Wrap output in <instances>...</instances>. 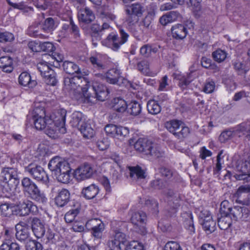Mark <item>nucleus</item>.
Instances as JSON below:
<instances>
[{"instance_id": "nucleus-59", "label": "nucleus", "mask_w": 250, "mask_h": 250, "mask_svg": "<svg viewBox=\"0 0 250 250\" xmlns=\"http://www.w3.org/2000/svg\"><path fill=\"white\" fill-rule=\"evenodd\" d=\"M181 200L180 196L179 194H176L171 200L169 201V204L171 206L173 209V212H176V209L177 208L180 206V202Z\"/></svg>"}, {"instance_id": "nucleus-41", "label": "nucleus", "mask_w": 250, "mask_h": 250, "mask_svg": "<svg viewBox=\"0 0 250 250\" xmlns=\"http://www.w3.org/2000/svg\"><path fill=\"white\" fill-rule=\"evenodd\" d=\"M37 69L40 72L41 75L43 77L48 75L50 73V71L53 70L45 62H40L37 64Z\"/></svg>"}, {"instance_id": "nucleus-63", "label": "nucleus", "mask_w": 250, "mask_h": 250, "mask_svg": "<svg viewBox=\"0 0 250 250\" xmlns=\"http://www.w3.org/2000/svg\"><path fill=\"white\" fill-rule=\"evenodd\" d=\"M145 204L148 208L154 212H158V203L154 199H148L146 201Z\"/></svg>"}, {"instance_id": "nucleus-10", "label": "nucleus", "mask_w": 250, "mask_h": 250, "mask_svg": "<svg viewBox=\"0 0 250 250\" xmlns=\"http://www.w3.org/2000/svg\"><path fill=\"white\" fill-rule=\"evenodd\" d=\"M16 207L17 208L15 214L20 216H24L28 215L30 213L35 214L38 211L37 206L30 200H26L22 203H20Z\"/></svg>"}, {"instance_id": "nucleus-7", "label": "nucleus", "mask_w": 250, "mask_h": 250, "mask_svg": "<svg viewBox=\"0 0 250 250\" xmlns=\"http://www.w3.org/2000/svg\"><path fill=\"white\" fill-rule=\"evenodd\" d=\"M25 169L37 181L44 184L48 182L49 178L47 174L41 166L30 164L25 167Z\"/></svg>"}, {"instance_id": "nucleus-35", "label": "nucleus", "mask_w": 250, "mask_h": 250, "mask_svg": "<svg viewBox=\"0 0 250 250\" xmlns=\"http://www.w3.org/2000/svg\"><path fill=\"white\" fill-rule=\"evenodd\" d=\"M158 50V48L154 45L149 44H145L140 48V53L145 57H149L152 53H156Z\"/></svg>"}, {"instance_id": "nucleus-15", "label": "nucleus", "mask_w": 250, "mask_h": 250, "mask_svg": "<svg viewBox=\"0 0 250 250\" xmlns=\"http://www.w3.org/2000/svg\"><path fill=\"white\" fill-rule=\"evenodd\" d=\"M78 17L80 22L86 24L91 23L95 19L93 12L87 7L80 10Z\"/></svg>"}, {"instance_id": "nucleus-46", "label": "nucleus", "mask_w": 250, "mask_h": 250, "mask_svg": "<svg viewBox=\"0 0 250 250\" xmlns=\"http://www.w3.org/2000/svg\"><path fill=\"white\" fill-rule=\"evenodd\" d=\"M79 206L75 209H72L68 211L64 216V219L67 223H71L74 220L77 215L79 213Z\"/></svg>"}, {"instance_id": "nucleus-57", "label": "nucleus", "mask_w": 250, "mask_h": 250, "mask_svg": "<svg viewBox=\"0 0 250 250\" xmlns=\"http://www.w3.org/2000/svg\"><path fill=\"white\" fill-rule=\"evenodd\" d=\"M233 132L231 130H225L221 133L219 137V140L221 143H225L230 139L232 135Z\"/></svg>"}, {"instance_id": "nucleus-52", "label": "nucleus", "mask_w": 250, "mask_h": 250, "mask_svg": "<svg viewBox=\"0 0 250 250\" xmlns=\"http://www.w3.org/2000/svg\"><path fill=\"white\" fill-rule=\"evenodd\" d=\"M89 61L93 66L98 70H103L105 69V65L102 63V61L95 57H91Z\"/></svg>"}, {"instance_id": "nucleus-51", "label": "nucleus", "mask_w": 250, "mask_h": 250, "mask_svg": "<svg viewBox=\"0 0 250 250\" xmlns=\"http://www.w3.org/2000/svg\"><path fill=\"white\" fill-rule=\"evenodd\" d=\"M201 63L202 66L205 68H210L215 69L217 68V66L214 63H212L211 59L203 57L201 59Z\"/></svg>"}, {"instance_id": "nucleus-60", "label": "nucleus", "mask_w": 250, "mask_h": 250, "mask_svg": "<svg viewBox=\"0 0 250 250\" xmlns=\"http://www.w3.org/2000/svg\"><path fill=\"white\" fill-rule=\"evenodd\" d=\"M117 126V125L113 124H108L106 125L104 127V131L106 134L107 135L114 138V135L116 134L115 131Z\"/></svg>"}, {"instance_id": "nucleus-22", "label": "nucleus", "mask_w": 250, "mask_h": 250, "mask_svg": "<svg viewBox=\"0 0 250 250\" xmlns=\"http://www.w3.org/2000/svg\"><path fill=\"white\" fill-rule=\"evenodd\" d=\"M172 37L176 39H183L187 34V30L185 25L178 24L173 26L171 28Z\"/></svg>"}, {"instance_id": "nucleus-9", "label": "nucleus", "mask_w": 250, "mask_h": 250, "mask_svg": "<svg viewBox=\"0 0 250 250\" xmlns=\"http://www.w3.org/2000/svg\"><path fill=\"white\" fill-rule=\"evenodd\" d=\"M87 88V94L90 96L89 98H87V99H89L91 97H94L99 101H104L108 94L106 87L102 84L95 83Z\"/></svg>"}, {"instance_id": "nucleus-61", "label": "nucleus", "mask_w": 250, "mask_h": 250, "mask_svg": "<svg viewBox=\"0 0 250 250\" xmlns=\"http://www.w3.org/2000/svg\"><path fill=\"white\" fill-rule=\"evenodd\" d=\"M161 175L167 179H170L173 176V171L166 167H161L159 168Z\"/></svg>"}, {"instance_id": "nucleus-44", "label": "nucleus", "mask_w": 250, "mask_h": 250, "mask_svg": "<svg viewBox=\"0 0 250 250\" xmlns=\"http://www.w3.org/2000/svg\"><path fill=\"white\" fill-rule=\"evenodd\" d=\"M167 182L163 179L158 178L151 182L150 186L154 189L162 190L166 188Z\"/></svg>"}, {"instance_id": "nucleus-29", "label": "nucleus", "mask_w": 250, "mask_h": 250, "mask_svg": "<svg viewBox=\"0 0 250 250\" xmlns=\"http://www.w3.org/2000/svg\"><path fill=\"white\" fill-rule=\"evenodd\" d=\"M112 108L117 112L123 113L125 112L127 108L128 105L126 102L122 98H114L112 102Z\"/></svg>"}, {"instance_id": "nucleus-26", "label": "nucleus", "mask_w": 250, "mask_h": 250, "mask_svg": "<svg viewBox=\"0 0 250 250\" xmlns=\"http://www.w3.org/2000/svg\"><path fill=\"white\" fill-rule=\"evenodd\" d=\"M99 192V188L95 184L84 188L82 189V194L87 199H93Z\"/></svg>"}, {"instance_id": "nucleus-23", "label": "nucleus", "mask_w": 250, "mask_h": 250, "mask_svg": "<svg viewBox=\"0 0 250 250\" xmlns=\"http://www.w3.org/2000/svg\"><path fill=\"white\" fill-rule=\"evenodd\" d=\"M62 67L63 70L68 74L74 75L76 74L82 75L83 74L79 66L72 62L64 61L63 62Z\"/></svg>"}, {"instance_id": "nucleus-62", "label": "nucleus", "mask_w": 250, "mask_h": 250, "mask_svg": "<svg viewBox=\"0 0 250 250\" xmlns=\"http://www.w3.org/2000/svg\"><path fill=\"white\" fill-rule=\"evenodd\" d=\"M104 229V224L102 222L97 226L95 229H92L91 231L92 234L96 238H99L101 236L102 232Z\"/></svg>"}, {"instance_id": "nucleus-12", "label": "nucleus", "mask_w": 250, "mask_h": 250, "mask_svg": "<svg viewBox=\"0 0 250 250\" xmlns=\"http://www.w3.org/2000/svg\"><path fill=\"white\" fill-rule=\"evenodd\" d=\"M250 211L245 207L234 206L232 208L229 216L236 221L238 220L246 221L249 216Z\"/></svg>"}, {"instance_id": "nucleus-40", "label": "nucleus", "mask_w": 250, "mask_h": 250, "mask_svg": "<svg viewBox=\"0 0 250 250\" xmlns=\"http://www.w3.org/2000/svg\"><path fill=\"white\" fill-rule=\"evenodd\" d=\"M55 28L54 20L52 18H47L42 25L41 30L45 33H49Z\"/></svg>"}, {"instance_id": "nucleus-14", "label": "nucleus", "mask_w": 250, "mask_h": 250, "mask_svg": "<svg viewBox=\"0 0 250 250\" xmlns=\"http://www.w3.org/2000/svg\"><path fill=\"white\" fill-rule=\"evenodd\" d=\"M153 143L151 141L146 138H139L134 144L135 149L139 152L148 155L150 150L152 148Z\"/></svg>"}, {"instance_id": "nucleus-64", "label": "nucleus", "mask_w": 250, "mask_h": 250, "mask_svg": "<svg viewBox=\"0 0 250 250\" xmlns=\"http://www.w3.org/2000/svg\"><path fill=\"white\" fill-rule=\"evenodd\" d=\"M70 30L71 33L73 35L75 38L80 37L79 29L72 19L70 21Z\"/></svg>"}, {"instance_id": "nucleus-30", "label": "nucleus", "mask_w": 250, "mask_h": 250, "mask_svg": "<svg viewBox=\"0 0 250 250\" xmlns=\"http://www.w3.org/2000/svg\"><path fill=\"white\" fill-rule=\"evenodd\" d=\"M203 228L208 234H209L213 232L215 229L216 223L212 219V217L207 216L205 217L203 222L202 223Z\"/></svg>"}, {"instance_id": "nucleus-13", "label": "nucleus", "mask_w": 250, "mask_h": 250, "mask_svg": "<svg viewBox=\"0 0 250 250\" xmlns=\"http://www.w3.org/2000/svg\"><path fill=\"white\" fill-rule=\"evenodd\" d=\"M31 221L32 230L38 238H42L45 234V229L43 221L41 220L37 217L28 219V222Z\"/></svg>"}, {"instance_id": "nucleus-45", "label": "nucleus", "mask_w": 250, "mask_h": 250, "mask_svg": "<svg viewBox=\"0 0 250 250\" xmlns=\"http://www.w3.org/2000/svg\"><path fill=\"white\" fill-rule=\"evenodd\" d=\"M232 208L228 201L224 200L222 201L220 204V215H229Z\"/></svg>"}, {"instance_id": "nucleus-38", "label": "nucleus", "mask_w": 250, "mask_h": 250, "mask_svg": "<svg viewBox=\"0 0 250 250\" xmlns=\"http://www.w3.org/2000/svg\"><path fill=\"white\" fill-rule=\"evenodd\" d=\"M114 238L115 240L120 243V250H125L126 249L128 242L126 240L124 233L121 232H116Z\"/></svg>"}, {"instance_id": "nucleus-4", "label": "nucleus", "mask_w": 250, "mask_h": 250, "mask_svg": "<svg viewBox=\"0 0 250 250\" xmlns=\"http://www.w3.org/2000/svg\"><path fill=\"white\" fill-rule=\"evenodd\" d=\"M21 186L24 194L31 200L40 203H45L47 201L44 193L31 179L24 177L21 180Z\"/></svg>"}, {"instance_id": "nucleus-19", "label": "nucleus", "mask_w": 250, "mask_h": 250, "mask_svg": "<svg viewBox=\"0 0 250 250\" xmlns=\"http://www.w3.org/2000/svg\"><path fill=\"white\" fill-rule=\"evenodd\" d=\"M1 176L3 180L2 182H6L7 184L11 179H13L16 180H19V178L17 170L14 168H5L2 171Z\"/></svg>"}, {"instance_id": "nucleus-11", "label": "nucleus", "mask_w": 250, "mask_h": 250, "mask_svg": "<svg viewBox=\"0 0 250 250\" xmlns=\"http://www.w3.org/2000/svg\"><path fill=\"white\" fill-rule=\"evenodd\" d=\"M92 167L88 163H84L75 171V177L78 181H82L90 178L94 173Z\"/></svg>"}, {"instance_id": "nucleus-39", "label": "nucleus", "mask_w": 250, "mask_h": 250, "mask_svg": "<svg viewBox=\"0 0 250 250\" xmlns=\"http://www.w3.org/2000/svg\"><path fill=\"white\" fill-rule=\"evenodd\" d=\"M147 109L149 113L153 115L158 114L161 110L160 105L154 100H149L147 102Z\"/></svg>"}, {"instance_id": "nucleus-16", "label": "nucleus", "mask_w": 250, "mask_h": 250, "mask_svg": "<svg viewBox=\"0 0 250 250\" xmlns=\"http://www.w3.org/2000/svg\"><path fill=\"white\" fill-rule=\"evenodd\" d=\"M70 193L65 188H62L58 192V195L55 198L56 205L59 207H63L69 203L70 201Z\"/></svg>"}, {"instance_id": "nucleus-24", "label": "nucleus", "mask_w": 250, "mask_h": 250, "mask_svg": "<svg viewBox=\"0 0 250 250\" xmlns=\"http://www.w3.org/2000/svg\"><path fill=\"white\" fill-rule=\"evenodd\" d=\"M16 237L22 242L27 240L30 237V230L28 227L25 226H19V225L16 226Z\"/></svg>"}, {"instance_id": "nucleus-50", "label": "nucleus", "mask_w": 250, "mask_h": 250, "mask_svg": "<svg viewBox=\"0 0 250 250\" xmlns=\"http://www.w3.org/2000/svg\"><path fill=\"white\" fill-rule=\"evenodd\" d=\"M41 52L43 51L46 52L47 53H52V55L53 54V52L55 50V47L53 45L52 43L51 42H41Z\"/></svg>"}, {"instance_id": "nucleus-18", "label": "nucleus", "mask_w": 250, "mask_h": 250, "mask_svg": "<svg viewBox=\"0 0 250 250\" xmlns=\"http://www.w3.org/2000/svg\"><path fill=\"white\" fill-rule=\"evenodd\" d=\"M105 78L107 82L114 84H118L120 79L123 80L120 71L116 68L109 70L105 74Z\"/></svg>"}, {"instance_id": "nucleus-47", "label": "nucleus", "mask_w": 250, "mask_h": 250, "mask_svg": "<svg viewBox=\"0 0 250 250\" xmlns=\"http://www.w3.org/2000/svg\"><path fill=\"white\" fill-rule=\"evenodd\" d=\"M137 69L142 73L147 75L150 71L149 69V63L146 60H143L137 63Z\"/></svg>"}, {"instance_id": "nucleus-20", "label": "nucleus", "mask_w": 250, "mask_h": 250, "mask_svg": "<svg viewBox=\"0 0 250 250\" xmlns=\"http://www.w3.org/2000/svg\"><path fill=\"white\" fill-rule=\"evenodd\" d=\"M19 83L22 86H28L29 88L35 87L37 83L35 80L31 79L30 75L27 72H22L19 77Z\"/></svg>"}, {"instance_id": "nucleus-3", "label": "nucleus", "mask_w": 250, "mask_h": 250, "mask_svg": "<svg viewBox=\"0 0 250 250\" xmlns=\"http://www.w3.org/2000/svg\"><path fill=\"white\" fill-rule=\"evenodd\" d=\"M83 76V74H78L71 77H65L64 79L65 88L69 92L70 96L76 100H78L83 96L85 98L90 97L87 94V84H85V86L83 87L81 85L83 81L85 83H88Z\"/></svg>"}, {"instance_id": "nucleus-31", "label": "nucleus", "mask_w": 250, "mask_h": 250, "mask_svg": "<svg viewBox=\"0 0 250 250\" xmlns=\"http://www.w3.org/2000/svg\"><path fill=\"white\" fill-rule=\"evenodd\" d=\"M125 11L127 15L141 17L144 11V8L141 4L136 3L130 5Z\"/></svg>"}, {"instance_id": "nucleus-32", "label": "nucleus", "mask_w": 250, "mask_h": 250, "mask_svg": "<svg viewBox=\"0 0 250 250\" xmlns=\"http://www.w3.org/2000/svg\"><path fill=\"white\" fill-rule=\"evenodd\" d=\"M232 220L229 215H221L218 218V225L221 229L226 230L231 226Z\"/></svg>"}, {"instance_id": "nucleus-1", "label": "nucleus", "mask_w": 250, "mask_h": 250, "mask_svg": "<svg viewBox=\"0 0 250 250\" xmlns=\"http://www.w3.org/2000/svg\"><path fill=\"white\" fill-rule=\"evenodd\" d=\"M66 113L64 109L58 110L54 120L49 116L43 117L37 114L33 117L35 127L39 130H44L45 133L51 138L55 137L57 131L64 134L66 132L65 127Z\"/></svg>"}, {"instance_id": "nucleus-56", "label": "nucleus", "mask_w": 250, "mask_h": 250, "mask_svg": "<svg viewBox=\"0 0 250 250\" xmlns=\"http://www.w3.org/2000/svg\"><path fill=\"white\" fill-rule=\"evenodd\" d=\"M102 223L101 220L98 219H92L88 220L85 224L86 228L88 229L91 230L92 229H95L97 226H98L99 224Z\"/></svg>"}, {"instance_id": "nucleus-27", "label": "nucleus", "mask_w": 250, "mask_h": 250, "mask_svg": "<svg viewBox=\"0 0 250 250\" xmlns=\"http://www.w3.org/2000/svg\"><path fill=\"white\" fill-rule=\"evenodd\" d=\"M182 217L185 219L184 225L185 228L189 231V234H191L194 233L195 229L191 213L190 212H184L182 214Z\"/></svg>"}, {"instance_id": "nucleus-33", "label": "nucleus", "mask_w": 250, "mask_h": 250, "mask_svg": "<svg viewBox=\"0 0 250 250\" xmlns=\"http://www.w3.org/2000/svg\"><path fill=\"white\" fill-rule=\"evenodd\" d=\"M78 129L83 134V136L87 139L91 138L94 135V130L89 124L85 122L81 125Z\"/></svg>"}, {"instance_id": "nucleus-43", "label": "nucleus", "mask_w": 250, "mask_h": 250, "mask_svg": "<svg viewBox=\"0 0 250 250\" xmlns=\"http://www.w3.org/2000/svg\"><path fill=\"white\" fill-rule=\"evenodd\" d=\"M90 35L91 37H96L97 40H101L102 32L101 26L98 24H92L90 27Z\"/></svg>"}, {"instance_id": "nucleus-54", "label": "nucleus", "mask_w": 250, "mask_h": 250, "mask_svg": "<svg viewBox=\"0 0 250 250\" xmlns=\"http://www.w3.org/2000/svg\"><path fill=\"white\" fill-rule=\"evenodd\" d=\"M233 65L235 69L238 71L241 74H246L249 70V68L246 67L242 62L239 61L235 62L233 63Z\"/></svg>"}, {"instance_id": "nucleus-58", "label": "nucleus", "mask_w": 250, "mask_h": 250, "mask_svg": "<svg viewBox=\"0 0 250 250\" xmlns=\"http://www.w3.org/2000/svg\"><path fill=\"white\" fill-rule=\"evenodd\" d=\"M125 250H143V246L136 241L128 242Z\"/></svg>"}, {"instance_id": "nucleus-17", "label": "nucleus", "mask_w": 250, "mask_h": 250, "mask_svg": "<svg viewBox=\"0 0 250 250\" xmlns=\"http://www.w3.org/2000/svg\"><path fill=\"white\" fill-rule=\"evenodd\" d=\"M238 173L234 175L237 180H245L248 174L250 172V165L247 161L242 162L237 166Z\"/></svg>"}, {"instance_id": "nucleus-48", "label": "nucleus", "mask_w": 250, "mask_h": 250, "mask_svg": "<svg viewBox=\"0 0 250 250\" xmlns=\"http://www.w3.org/2000/svg\"><path fill=\"white\" fill-rule=\"evenodd\" d=\"M56 77V73L54 70H52L50 71V73L43 78L45 79V82L47 84L55 86L57 83V80Z\"/></svg>"}, {"instance_id": "nucleus-8", "label": "nucleus", "mask_w": 250, "mask_h": 250, "mask_svg": "<svg viewBox=\"0 0 250 250\" xmlns=\"http://www.w3.org/2000/svg\"><path fill=\"white\" fill-rule=\"evenodd\" d=\"M146 220V214L143 211L134 212L130 219L131 223L134 225L136 231L142 235L146 233V228L144 225Z\"/></svg>"}, {"instance_id": "nucleus-28", "label": "nucleus", "mask_w": 250, "mask_h": 250, "mask_svg": "<svg viewBox=\"0 0 250 250\" xmlns=\"http://www.w3.org/2000/svg\"><path fill=\"white\" fill-rule=\"evenodd\" d=\"M16 205L13 204L5 203L0 206V209L2 214L5 217H10L15 214L17 212Z\"/></svg>"}, {"instance_id": "nucleus-2", "label": "nucleus", "mask_w": 250, "mask_h": 250, "mask_svg": "<svg viewBox=\"0 0 250 250\" xmlns=\"http://www.w3.org/2000/svg\"><path fill=\"white\" fill-rule=\"evenodd\" d=\"M48 167L59 182L64 184L69 182L72 174L71 168L67 161L59 157H55L50 160Z\"/></svg>"}, {"instance_id": "nucleus-53", "label": "nucleus", "mask_w": 250, "mask_h": 250, "mask_svg": "<svg viewBox=\"0 0 250 250\" xmlns=\"http://www.w3.org/2000/svg\"><path fill=\"white\" fill-rule=\"evenodd\" d=\"M14 40L13 34L9 32H0V42H11Z\"/></svg>"}, {"instance_id": "nucleus-6", "label": "nucleus", "mask_w": 250, "mask_h": 250, "mask_svg": "<svg viewBox=\"0 0 250 250\" xmlns=\"http://www.w3.org/2000/svg\"><path fill=\"white\" fill-rule=\"evenodd\" d=\"M120 38L115 34H109L106 39L102 41V44L111 48L114 51H117L120 46L125 43L127 40L128 35L123 30H120Z\"/></svg>"}, {"instance_id": "nucleus-37", "label": "nucleus", "mask_w": 250, "mask_h": 250, "mask_svg": "<svg viewBox=\"0 0 250 250\" xmlns=\"http://www.w3.org/2000/svg\"><path fill=\"white\" fill-rule=\"evenodd\" d=\"M127 112L132 115L137 116L140 114L142 110L141 105L136 101L131 102L127 106Z\"/></svg>"}, {"instance_id": "nucleus-25", "label": "nucleus", "mask_w": 250, "mask_h": 250, "mask_svg": "<svg viewBox=\"0 0 250 250\" xmlns=\"http://www.w3.org/2000/svg\"><path fill=\"white\" fill-rule=\"evenodd\" d=\"M0 68L5 72H11L14 69L12 58L7 56L0 57Z\"/></svg>"}, {"instance_id": "nucleus-21", "label": "nucleus", "mask_w": 250, "mask_h": 250, "mask_svg": "<svg viewBox=\"0 0 250 250\" xmlns=\"http://www.w3.org/2000/svg\"><path fill=\"white\" fill-rule=\"evenodd\" d=\"M130 177L133 180L136 182L145 179L146 175L145 171L139 166L130 167H129Z\"/></svg>"}, {"instance_id": "nucleus-36", "label": "nucleus", "mask_w": 250, "mask_h": 250, "mask_svg": "<svg viewBox=\"0 0 250 250\" xmlns=\"http://www.w3.org/2000/svg\"><path fill=\"white\" fill-rule=\"evenodd\" d=\"M129 129L127 127L122 126H117L114 138L123 141L129 135Z\"/></svg>"}, {"instance_id": "nucleus-55", "label": "nucleus", "mask_w": 250, "mask_h": 250, "mask_svg": "<svg viewBox=\"0 0 250 250\" xmlns=\"http://www.w3.org/2000/svg\"><path fill=\"white\" fill-rule=\"evenodd\" d=\"M164 250H183L181 247L176 242L169 241L166 243Z\"/></svg>"}, {"instance_id": "nucleus-5", "label": "nucleus", "mask_w": 250, "mask_h": 250, "mask_svg": "<svg viewBox=\"0 0 250 250\" xmlns=\"http://www.w3.org/2000/svg\"><path fill=\"white\" fill-rule=\"evenodd\" d=\"M167 129L178 139L182 140L188 136L190 132L189 128L184 124L178 120H172L166 124Z\"/></svg>"}, {"instance_id": "nucleus-49", "label": "nucleus", "mask_w": 250, "mask_h": 250, "mask_svg": "<svg viewBox=\"0 0 250 250\" xmlns=\"http://www.w3.org/2000/svg\"><path fill=\"white\" fill-rule=\"evenodd\" d=\"M27 250H42L43 247L40 242L33 240H30L26 245Z\"/></svg>"}, {"instance_id": "nucleus-34", "label": "nucleus", "mask_w": 250, "mask_h": 250, "mask_svg": "<svg viewBox=\"0 0 250 250\" xmlns=\"http://www.w3.org/2000/svg\"><path fill=\"white\" fill-rule=\"evenodd\" d=\"M84 122V120L83 119V115L81 112L76 111L72 114L70 124L73 127L78 129Z\"/></svg>"}, {"instance_id": "nucleus-42", "label": "nucleus", "mask_w": 250, "mask_h": 250, "mask_svg": "<svg viewBox=\"0 0 250 250\" xmlns=\"http://www.w3.org/2000/svg\"><path fill=\"white\" fill-rule=\"evenodd\" d=\"M212 57L215 61L221 62L226 58L227 53L222 49H218L212 53Z\"/></svg>"}]
</instances>
